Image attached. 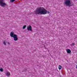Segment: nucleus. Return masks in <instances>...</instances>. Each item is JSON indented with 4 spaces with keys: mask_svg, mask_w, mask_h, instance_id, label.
<instances>
[{
    "mask_svg": "<svg viewBox=\"0 0 77 77\" xmlns=\"http://www.w3.org/2000/svg\"><path fill=\"white\" fill-rule=\"evenodd\" d=\"M36 15H45L47 13L48 14H50L49 11H47L43 7H39L36 8L35 11Z\"/></svg>",
    "mask_w": 77,
    "mask_h": 77,
    "instance_id": "f257e3e1",
    "label": "nucleus"
},
{
    "mask_svg": "<svg viewBox=\"0 0 77 77\" xmlns=\"http://www.w3.org/2000/svg\"><path fill=\"white\" fill-rule=\"evenodd\" d=\"M10 36L12 38H13L14 41H18V38L17 35L14 34V33L13 32H11L10 33Z\"/></svg>",
    "mask_w": 77,
    "mask_h": 77,
    "instance_id": "f03ea898",
    "label": "nucleus"
},
{
    "mask_svg": "<svg viewBox=\"0 0 77 77\" xmlns=\"http://www.w3.org/2000/svg\"><path fill=\"white\" fill-rule=\"evenodd\" d=\"M64 4L66 5V6H68V7H70L71 6V1L70 0H66L64 2Z\"/></svg>",
    "mask_w": 77,
    "mask_h": 77,
    "instance_id": "7ed1b4c3",
    "label": "nucleus"
},
{
    "mask_svg": "<svg viewBox=\"0 0 77 77\" xmlns=\"http://www.w3.org/2000/svg\"><path fill=\"white\" fill-rule=\"evenodd\" d=\"M0 5L2 7L4 8L7 6V4L4 2V0H0Z\"/></svg>",
    "mask_w": 77,
    "mask_h": 77,
    "instance_id": "20e7f679",
    "label": "nucleus"
},
{
    "mask_svg": "<svg viewBox=\"0 0 77 77\" xmlns=\"http://www.w3.org/2000/svg\"><path fill=\"white\" fill-rule=\"evenodd\" d=\"M27 30L30 31H32V26L31 25H29L28 27L27 28Z\"/></svg>",
    "mask_w": 77,
    "mask_h": 77,
    "instance_id": "39448f33",
    "label": "nucleus"
},
{
    "mask_svg": "<svg viewBox=\"0 0 77 77\" xmlns=\"http://www.w3.org/2000/svg\"><path fill=\"white\" fill-rule=\"evenodd\" d=\"M66 51L67 53H69H69L71 52V50L69 49H66Z\"/></svg>",
    "mask_w": 77,
    "mask_h": 77,
    "instance_id": "423d86ee",
    "label": "nucleus"
},
{
    "mask_svg": "<svg viewBox=\"0 0 77 77\" xmlns=\"http://www.w3.org/2000/svg\"><path fill=\"white\" fill-rule=\"evenodd\" d=\"M6 75H7V76L8 77H9V76H10V75H11V74H10V72L9 71H7L6 72Z\"/></svg>",
    "mask_w": 77,
    "mask_h": 77,
    "instance_id": "0eeeda50",
    "label": "nucleus"
},
{
    "mask_svg": "<svg viewBox=\"0 0 77 77\" xmlns=\"http://www.w3.org/2000/svg\"><path fill=\"white\" fill-rule=\"evenodd\" d=\"M61 68H62V67L60 66V65H59L58 66V69L60 70L61 69Z\"/></svg>",
    "mask_w": 77,
    "mask_h": 77,
    "instance_id": "6e6552de",
    "label": "nucleus"
},
{
    "mask_svg": "<svg viewBox=\"0 0 77 77\" xmlns=\"http://www.w3.org/2000/svg\"><path fill=\"white\" fill-rule=\"evenodd\" d=\"M6 43H7V42L6 40H5L4 41L3 44L4 45H6Z\"/></svg>",
    "mask_w": 77,
    "mask_h": 77,
    "instance_id": "1a4fd4ad",
    "label": "nucleus"
},
{
    "mask_svg": "<svg viewBox=\"0 0 77 77\" xmlns=\"http://www.w3.org/2000/svg\"><path fill=\"white\" fill-rule=\"evenodd\" d=\"M75 45L74 43H72V44L70 45L71 46H72V45Z\"/></svg>",
    "mask_w": 77,
    "mask_h": 77,
    "instance_id": "9d476101",
    "label": "nucleus"
},
{
    "mask_svg": "<svg viewBox=\"0 0 77 77\" xmlns=\"http://www.w3.org/2000/svg\"><path fill=\"white\" fill-rule=\"evenodd\" d=\"M15 1V0H10V2L13 3V2H14Z\"/></svg>",
    "mask_w": 77,
    "mask_h": 77,
    "instance_id": "9b49d317",
    "label": "nucleus"
},
{
    "mask_svg": "<svg viewBox=\"0 0 77 77\" xmlns=\"http://www.w3.org/2000/svg\"><path fill=\"white\" fill-rule=\"evenodd\" d=\"M26 25H24L23 27V29H25V28H26Z\"/></svg>",
    "mask_w": 77,
    "mask_h": 77,
    "instance_id": "f8f14e48",
    "label": "nucleus"
},
{
    "mask_svg": "<svg viewBox=\"0 0 77 77\" xmlns=\"http://www.w3.org/2000/svg\"><path fill=\"white\" fill-rule=\"evenodd\" d=\"M0 71L1 72H3V69L2 68H1L0 69Z\"/></svg>",
    "mask_w": 77,
    "mask_h": 77,
    "instance_id": "ddd939ff",
    "label": "nucleus"
},
{
    "mask_svg": "<svg viewBox=\"0 0 77 77\" xmlns=\"http://www.w3.org/2000/svg\"><path fill=\"white\" fill-rule=\"evenodd\" d=\"M8 45L10 44V43H9V42H8Z\"/></svg>",
    "mask_w": 77,
    "mask_h": 77,
    "instance_id": "4468645a",
    "label": "nucleus"
}]
</instances>
